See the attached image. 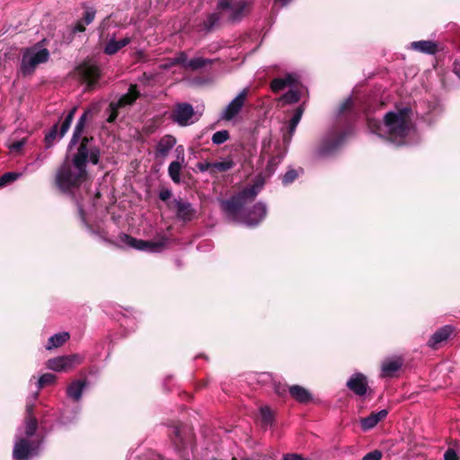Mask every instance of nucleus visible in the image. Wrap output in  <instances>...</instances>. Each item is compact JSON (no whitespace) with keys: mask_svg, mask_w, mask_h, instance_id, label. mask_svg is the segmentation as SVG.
<instances>
[{"mask_svg":"<svg viewBox=\"0 0 460 460\" xmlns=\"http://www.w3.org/2000/svg\"><path fill=\"white\" fill-rule=\"evenodd\" d=\"M49 51L41 44L36 43L22 50L20 72L24 75H32L38 66L46 63L49 58Z\"/></svg>","mask_w":460,"mask_h":460,"instance_id":"5","label":"nucleus"},{"mask_svg":"<svg viewBox=\"0 0 460 460\" xmlns=\"http://www.w3.org/2000/svg\"><path fill=\"white\" fill-rule=\"evenodd\" d=\"M284 460H304L299 455L288 454L284 456Z\"/></svg>","mask_w":460,"mask_h":460,"instance_id":"48","label":"nucleus"},{"mask_svg":"<svg viewBox=\"0 0 460 460\" xmlns=\"http://www.w3.org/2000/svg\"><path fill=\"white\" fill-rule=\"evenodd\" d=\"M229 138V133L227 130H219L213 134L212 142L215 145H221Z\"/></svg>","mask_w":460,"mask_h":460,"instance_id":"35","label":"nucleus"},{"mask_svg":"<svg viewBox=\"0 0 460 460\" xmlns=\"http://www.w3.org/2000/svg\"><path fill=\"white\" fill-rule=\"evenodd\" d=\"M177 160L172 162L168 167V173L174 183L181 182V171L184 163V148L182 146L176 147Z\"/></svg>","mask_w":460,"mask_h":460,"instance_id":"17","label":"nucleus"},{"mask_svg":"<svg viewBox=\"0 0 460 460\" xmlns=\"http://www.w3.org/2000/svg\"><path fill=\"white\" fill-rule=\"evenodd\" d=\"M382 452L379 450H374L365 455L362 460H381Z\"/></svg>","mask_w":460,"mask_h":460,"instance_id":"43","label":"nucleus"},{"mask_svg":"<svg viewBox=\"0 0 460 460\" xmlns=\"http://www.w3.org/2000/svg\"><path fill=\"white\" fill-rule=\"evenodd\" d=\"M298 84V77L296 75L288 74L284 77L275 78L270 84L273 92H279L286 87H293Z\"/></svg>","mask_w":460,"mask_h":460,"instance_id":"20","label":"nucleus"},{"mask_svg":"<svg viewBox=\"0 0 460 460\" xmlns=\"http://www.w3.org/2000/svg\"><path fill=\"white\" fill-rule=\"evenodd\" d=\"M213 62V59L202 57H196L191 59H188L187 54L181 51L171 59L170 66L180 65L186 71H198L206 66L212 65Z\"/></svg>","mask_w":460,"mask_h":460,"instance_id":"7","label":"nucleus"},{"mask_svg":"<svg viewBox=\"0 0 460 460\" xmlns=\"http://www.w3.org/2000/svg\"><path fill=\"white\" fill-rule=\"evenodd\" d=\"M83 358L78 354L53 358L48 360L47 367L53 371H66L79 365Z\"/></svg>","mask_w":460,"mask_h":460,"instance_id":"12","label":"nucleus"},{"mask_svg":"<svg viewBox=\"0 0 460 460\" xmlns=\"http://www.w3.org/2000/svg\"><path fill=\"white\" fill-rule=\"evenodd\" d=\"M139 96V93L137 89V85H130L128 92L117 101L110 103L111 114L109 115L107 121L113 122L118 116V110L127 105H131Z\"/></svg>","mask_w":460,"mask_h":460,"instance_id":"11","label":"nucleus"},{"mask_svg":"<svg viewBox=\"0 0 460 460\" xmlns=\"http://www.w3.org/2000/svg\"><path fill=\"white\" fill-rule=\"evenodd\" d=\"M93 137H83L72 162L65 161L58 170L56 182L62 191L74 193V190L82 185L85 190H88L90 183L86 163L90 161L93 164H97L100 159V150L93 144Z\"/></svg>","mask_w":460,"mask_h":460,"instance_id":"1","label":"nucleus"},{"mask_svg":"<svg viewBox=\"0 0 460 460\" xmlns=\"http://www.w3.org/2000/svg\"><path fill=\"white\" fill-rule=\"evenodd\" d=\"M300 95L297 89V84L289 87V90L282 95L281 100L288 104L295 103L299 101Z\"/></svg>","mask_w":460,"mask_h":460,"instance_id":"29","label":"nucleus"},{"mask_svg":"<svg viewBox=\"0 0 460 460\" xmlns=\"http://www.w3.org/2000/svg\"><path fill=\"white\" fill-rule=\"evenodd\" d=\"M249 89L244 88L243 89L237 96L232 100L228 105L225 108V110L222 111L220 118L224 120H232L234 119L241 110L243 109L244 105V102L246 100L247 94H248Z\"/></svg>","mask_w":460,"mask_h":460,"instance_id":"13","label":"nucleus"},{"mask_svg":"<svg viewBox=\"0 0 460 460\" xmlns=\"http://www.w3.org/2000/svg\"><path fill=\"white\" fill-rule=\"evenodd\" d=\"M248 5L246 0H219L217 4L221 17L232 22L240 20L246 13Z\"/></svg>","mask_w":460,"mask_h":460,"instance_id":"6","label":"nucleus"},{"mask_svg":"<svg viewBox=\"0 0 460 460\" xmlns=\"http://www.w3.org/2000/svg\"><path fill=\"white\" fill-rule=\"evenodd\" d=\"M22 174L18 172H6L0 177V187L17 180Z\"/></svg>","mask_w":460,"mask_h":460,"instance_id":"38","label":"nucleus"},{"mask_svg":"<svg viewBox=\"0 0 460 460\" xmlns=\"http://www.w3.org/2000/svg\"><path fill=\"white\" fill-rule=\"evenodd\" d=\"M345 139V133H338L332 131L322 142L317 148L315 155L319 158L331 155Z\"/></svg>","mask_w":460,"mask_h":460,"instance_id":"9","label":"nucleus"},{"mask_svg":"<svg viewBox=\"0 0 460 460\" xmlns=\"http://www.w3.org/2000/svg\"><path fill=\"white\" fill-rule=\"evenodd\" d=\"M212 166L213 171L227 172L234 166V163L231 158L227 157L222 161L213 163Z\"/></svg>","mask_w":460,"mask_h":460,"instance_id":"30","label":"nucleus"},{"mask_svg":"<svg viewBox=\"0 0 460 460\" xmlns=\"http://www.w3.org/2000/svg\"><path fill=\"white\" fill-rule=\"evenodd\" d=\"M212 164L213 163L204 162L199 163L197 166L200 172H207L209 170H213Z\"/></svg>","mask_w":460,"mask_h":460,"instance_id":"45","label":"nucleus"},{"mask_svg":"<svg viewBox=\"0 0 460 460\" xmlns=\"http://www.w3.org/2000/svg\"><path fill=\"white\" fill-rule=\"evenodd\" d=\"M61 418H62V422H63L64 424H66V421L65 420V417H64V415H63V414H62V417H61Z\"/></svg>","mask_w":460,"mask_h":460,"instance_id":"53","label":"nucleus"},{"mask_svg":"<svg viewBox=\"0 0 460 460\" xmlns=\"http://www.w3.org/2000/svg\"><path fill=\"white\" fill-rule=\"evenodd\" d=\"M132 40L131 37H124L123 39L117 40L114 36H112L103 49V52L106 55L111 56L119 52L122 48L128 45Z\"/></svg>","mask_w":460,"mask_h":460,"instance_id":"21","label":"nucleus"},{"mask_svg":"<svg viewBox=\"0 0 460 460\" xmlns=\"http://www.w3.org/2000/svg\"><path fill=\"white\" fill-rule=\"evenodd\" d=\"M352 106V100L350 98H348L340 107V113L345 112L347 110H349Z\"/></svg>","mask_w":460,"mask_h":460,"instance_id":"46","label":"nucleus"},{"mask_svg":"<svg viewBox=\"0 0 460 460\" xmlns=\"http://www.w3.org/2000/svg\"><path fill=\"white\" fill-rule=\"evenodd\" d=\"M119 241L122 246L134 248L138 251L155 252H159L162 247V244L159 243L138 240L126 234H119Z\"/></svg>","mask_w":460,"mask_h":460,"instance_id":"10","label":"nucleus"},{"mask_svg":"<svg viewBox=\"0 0 460 460\" xmlns=\"http://www.w3.org/2000/svg\"><path fill=\"white\" fill-rule=\"evenodd\" d=\"M86 386L85 381L75 380L73 381L66 389L67 396L75 402L80 401L82 398L83 391Z\"/></svg>","mask_w":460,"mask_h":460,"instance_id":"23","label":"nucleus"},{"mask_svg":"<svg viewBox=\"0 0 460 460\" xmlns=\"http://www.w3.org/2000/svg\"><path fill=\"white\" fill-rule=\"evenodd\" d=\"M78 208H79V211H80V213H82V212H83V208H82V205H81V204H79V203H78Z\"/></svg>","mask_w":460,"mask_h":460,"instance_id":"52","label":"nucleus"},{"mask_svg":"<svg viewBox=\"0 0 460 460\" xmlns=\"http://www.w3.org/2000/svg\"><path fill=\"white\" fill-rule=\"evenodd\" d=\"M220 15L217 13L209 14L207 19L203 22L202 31H209L212 30L219 22Z\"/></svg>","mask_w":460,"mask_h":460,"instance_id":"32","label":"nucleus"},{"mask_svg":"<svg viewBox=\"0 0 460 460\" xmlns=\"http://www.w3.org/2000/svg\"><path fill=\"white\" fill-rule=\"evenodd\" d=\"M26 143V139L22 138L21 140L15 141L9 145V150L11 153H20L22 149L23 146Z\"/></svg>","mask_w":460,"mask_h":460,"instance_id":"40","label":"nucleus"},{"mask_svg":"<svg viewBox=\"0 0 460 460\" xmlns=\"http://www.w3.org/2000/svg\"><path fill=\"white\" fill-rule=\"evenodd\" d=\"M291 396L301 403H306L311 401V394L300 385H292L289 387Z\"/></svg>","mask_w":460,"mask_h":460,"instance_id":"26","label":"nucleus"},{"mask_svg":"<svg viewBox=\"0 0 460 460\" xmlns=\"http://www.w3.org/2000/svg\"><path fill=\"white\" fill-rule=\"evenodd\" d=\"M76 111V108L74 107L66 115L65 119L63 120L61 127H60V132H59V137H63L65 134L68 131L72 121L74 119L75 113Z\"/></svg>","mask_w":460,"mask_h":460,"instance_id":"31","label":"nucleus"},{"mask_svg":"<svg viewBox=\"0 0 460 460\" xmlns=\"http://www.w3.org/2000/svg\"><path fill=\"white\" fill-rule=\"evenodd\" d=\"M411 49L426 54H435L438 50V45L431 40H419L411 43Z\"/></svg>","mask_w":460,"mask_h":460,"instance_id":"25","label":"nucleus"},{"mask_svg":"<svg viewBox=\"0 0 460 460\" xmlns=\"http://www.w3.org/2000/svg\"><path fill=\"white\" fill-rule=\"evenodd\" d=\"M385 128L391 142L398 146L406 144L405 137L413 131L411 110L403 108L388 112L385 116Z\"/></svg>","mask_w":460,"mask_h":460,"instance_id":"4","label":"nucleus"},{"mask_svg":"<svg viewBox=\"0 0 460 460\" xmlns=\"http://www.w3.org/2000/svg\"><path fill=\"white\" fill-rule=\"evenodd\" d=\"M454 73L460 78V61L454 63Z\"/></svg>","mask_w":460,"mask_h":460,"instance_id":"51","label":"nucleus"},{"mask_svg":"<svg viewBox=\"0 0 460 460\" xmlns=\"http://www.w3.org/2000/svg\"><path fill=\"white\" fill-rule=\"evenodd\" d=\"M297 177V172L296 170L288 171L282 177V182L287 185L294 181V180Z\"/></svg>","mask_w":460,"mask_h":460,"instance_id":"41","label":"nucleus"},{"mask_svg":"<svg viewBox=\"0 0 460 460\" xmlns=\"http://www.w3.org/2000/svg\"><path fill=\"white\" fill-rule=\"evenodd\" d=\"M458 456L456 452L455 449L453 448H448L445 453H444V460H458Z\"/></svg>","mask_w":460,"mask_h":460,"instance_id":"44","label":"nucleus"},{"mask_svg":"<svg viewBox=\"0 0 460 460\" xmlns=\"http://www.w3.org/2000/svg\"><path fill=\"white\" fill-rule=\"evenodd\" d=\"M57 135H58V125H54L52 127V128L49 130V132L45 136V142H46V146L48 148H49L54 140L57 138Z\"/></svg>","mask_w":460,"mask_h":460,"instance_id":"39","label":"nucleus"},{"mask_svg":"<svg viewBox=\"0 0 460 460\" xmlns=\"http://www.w3.org/2000/svg\"><path fill=\"white\" fill-rule=\"evenodd\" d=\"M282 158H283L282 155H278L276 157H273V158L270 159V165H276V164H278L282 160Z\"/></svg>","mask_w":460,"mask_h":460,"instance_id":"50","label":"nucleus"},{"mask_svg":"<svg viewBox=\"0 0 460 460\" xmlns=\"http://www.w3.org/2000/svg\"><path fill=\"white\" fill-rule=\"evenodd\" d=\"M84 23L82 22H78L77 24L74 28V32H82L84 31Z\"/></svg>","mask_w":460,"mask_h":460,"instance_id":"49","label":"nucleus"},{"mask_svg":"<svg viewBox=\"0 0 460 460\" xmlns=\"http://www.w3.org/2000/svg\"><path fill=\"white\" fill-rule=\"evenodd\" d=\"M388 411L384 409L376 412H372L369 416L361 419L360 426L364 431L373 429L379 421L386 418Z\"/></svg>","mask_w":460,"mask_h":460,"instance_id":"19","label":"nucleus"},{"mask_svg":"<svg viewBox=\"0 0 460 460\" xmlns=\"http://www.w3.org/2000/svg\"><path fill=\"white\" fill-rule=\"evenodd\" d=\"M261 420L264 428L271 426L273 422V413L269 407H262L261 409Z\"/></svg>","mask_w":460,"mask_h":460,"instance_id":"33","label":"nucleus"},{"mask_svg":"<svg viewBox=\"0 0 460 460\" xmlns=\"http://www.w3.org/2000/svg\"><path fill=\"white\" fill-rule=\"evenodd\" d=\"M55 379L56 376L53 374L47 373L42 375L37 382L38 390H40L44 385L53 384L55 382Z\"/></svg>","mask_w":460,"mask_h":460,"instance_id":"37","label":"nucleus"},{"mask_svg":"<svg viewBox=\"0 0 460 460\" xmlns=\"http://www.w3.org/2000/svg\"><path fill=\"white\" fill-rule=\"evenodd\" d=\"M302 114H303V109L302 107H299L296 109L295 114L293 115L292 119H290L289 121V132L290 134H293L302 118Z\"/></svg>","mask_w":460,"mask_h":460,"instance_id":"34","label":"nucleus"},{"mask_svg":"<svg viewBox=\"0 0 460 460\" xmlns=\"http://www.w3.org/2000/svg\"><path fill=\"white\" fill-rule=\"evenodd\" d=\"M94 17H95V10H93V8H89L86 10V12L84 15L83 22L84 24L88 25L93 22V21L94 20Z\"/></svg>","mask_w":460,"mask_h":460,"instance_id":"42","label":"nucleus"},{"mask_svg":"<svg viewBox=\"0 0 460 460\" xmlns=\"http://www.w3.org/2000/svg\"><path fill=\"white\" fill-rule=\"evenodd\" d=\"M346 386L358 396H365L368 390L367 378L362 373H354L347 381Z\"/></svg>","mask_w":460,"mask_h":460,"instance_id":"14","label":"nucleus"},{"mask_svg":"<svg viewBox=\"0 0 460 460\" xmlns=\"http://www.w3.org/2000/svg\"><path fill=\"white\" fill-rule=\"evenodd\" d=\"M79 73L83 79L87 83L88 89H93L100 77L99 67L92 63H84L79 68Z\"/></svg>","mask_w":460,"mask_h":460,"instance_id":"16","label":"nucleus"},{"mask_svg":"<svg viewBox=\"0 0 460 460\" xmlns=\"http://www.w3.org/2000/svg\"><path fill=\"white\" fill-rule=\"evenodd\" d=\"M453 328L449 325H445L438 329L429 340L428 345L430 348L436 349L440 343L446 341L452 334Z\"/></svg>","mask_w":460,"mask_h":460,"instance_id":"22","label":"nucleus"},{"mask_svg":"<svg viewBox=\"0 0 460 460\" xmlns=\"http://www.w3.org/2000/svg\"><path fill=\"white\" fill-rule=\"evenodd\" d=\"M402 363L401 359H387L382 364V374L383 377L392 376L396 371H398Z\"/></svg>","mask_w":460,"mask_h":460,"instance_id":"27","label":"nucleus"},{"mask_svg":"<svg viewBox=\"0 0 460 460\" xmlns=\"http://www.w3.org/2000/svg\"><path fill=\"white\" fill-rule=\"evenodd\" d=\"M367 126L372 133L376 134L379 137L383 136L381 124L378 120L374 118L367 117Z\"/></svg>","mask_w":460,"mask_h":460,"instance_id":"36","label":"nucleus"},{"mask_svg":"<svg viewBox=\"0 0 460 460\" xmlns=\"http://www.w3.org/2000/svg\"><path fill=\"white\" fill-rule=\"evenodd\" d=\"M69 339V333L66 332L56 333L51 336L46 345V349L50 350L62 346Z\"/></svg>","mask_w":460,"mask_h":460,"instance_id":"28","label":"nucleus"},{"mask_svg":"<svg viewBox=\"0 0 460 460\" xmlns=\"http://www.w3.org/2000/svg\"><path fill=\"white\" fill-rule=\"evenodd\" d=\"M171 196H172V192L169 190H163L159 193V198L162 200H167L171 198Z\"/></svg>","mask_w":460,"mask_h":460,"instance_id":"47","label":"nucleus"},{"mask_svg":"<svg viewBox=\"0 0 460 460\" xmlns=\"http://www.w3.org/2000/svg\"><path fill=\"white\" fill-rule=\"evenodd\" d=\"M176 138L171 135H165L157 142L155 149V158L164 161L176 145Z\"/></svg>","mask_w":460,"mask_h":460,"instance_id":"15","label":"nucleus"},{"mask_svg":"<svg viewBox=\"0 0 460 460\" xmlns=\"http://www.w3.org/2000/svg\"><path fill=\"white\" fill-rule=\"evenodd\" d=\"M173 204L176 209V216L180 220L187 222L195 218L196 210L190 202L179 199H174Z\"/></svg>","mask_w":460,"mask_h":460,"instance_id":"18","label":"nucleus"},{"mask_svg":"<svg viewBox=\"0 0 460 460\" xmlns=\"http://www.w3.org/2000/svg\"><path fill=\"white\" fill-rule=\"evenodd\" d=\"M89 113H90V111H86L79 118V119L75 127L74 133H73L72 138L70 140L68 148H71L72 146L76 145L78 143L79 139L81 138V135L85 127V123H86L87 117H88Z\"/></svg>","mask_w":460,"mask_h":460,"instance_id":"24","label":"nucleus"},{"mask_svg":"<svg viewBox=\"0 0 460 460\" xmlns=\"http://www.w3.org/2000/svg\"><path fill=\"white\" fill-rule=\"evenodd\" d=\"M38 399V391L28 398L24 425L20 427L15 436L13 460H31L40 452L41 441L35 437L38 420L33 416V408Z\"/></svg>","mask_w":460,"mask_h":460,"instance_id":"3","label":"nucleus"},{"mask_svg":"<svg viewBox=\"0 0 460 460\" xmlns=\"http://www.w3.org/2000/svg\"><path fill=\"white\" fill-rule=\"evenodd\" d=\"M171 118L181 127L191 125L198 119L193 107L186 102L176 104L172 111Z\"/></svg>","mask_w":460,"mask_h":460,"instance_id":"8","label":"nucleus"},{"mask_svg":"<svg viewBox=\"0 0 460 460\" xmlns=\"http://www.w3.org/2000/svg\"><path fill=\"white\" fill-rule=\"evenodd\" d=\"M260 191V186L252 185L243 190L230 199L222 200L221 208L230 221L240 222L247 226H255L267 214V207L262 202L255 204L252 210L243 214V207L252 201Z\"/></svg>","mask_w":460,"mask_h":460,"instance_id":"2","label":"nucleus"}]
</instances>
